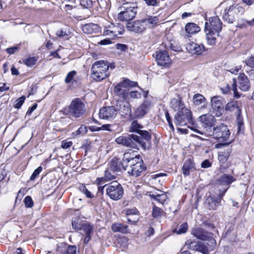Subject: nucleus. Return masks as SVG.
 Returning a JSON list of instances; mask_svg holds the SVG:
<instances>
[{
    "label": "nucleus",
    "mask_w": 254,
    "mask_h": 254,
    "mask_svg": "<svg viewBox=\"0 0 254 254\" xmlns=\"http://www.w3.org/2000/svg\"><path fill=\"white\" fill-rule=\"evenodd\" d=\"M104 189L106 190L107 195L111 199L114 200L120 199L124 193V190L122 186L116 181L112 182L103 186H98V192L103 193Z\"/></svg>",
    "instance_id": "f257e3e1"
},
{
    "label": "nucleus",
    "mask_w": 254,
    "mask_h": 254,
    "mask_svg": "<svg viewBox=\"0 0 254 254\" xmlns=\"http://www.w3.org/2000/svg\"><path fill=\"white\" fill-rule=\"evenodd\" d=\"M86 111L85 104L79 98L72 100L69 105L64 108L61 112L64 115L77 118L82 116Z\"/></svg>",
    "instance_id": "f03ea898"
},
{
    "label": "nucleus",
    "mask_w": 254,
    "mask_h": 254,
    "mask_svg": "<svg viewBox=\"0 0 254 254\" xmlns=\"http://www.w3.org/2000/svg\"><path fill=\"white\" fill-rule=\"evenodd\" d=\"M115 141L118 144L136 149L141 147L145 149L146 146L145 142L140 136L133 134H129L127 136H120L116 139Z\"/></svg>",
    "instance_id": "7ed1b4c3"
},
{
    "label": "nucleus",
    "mask_w": 254,
    "mask_h": 254,
    "mask_svg": "<svg viewBox=\"0 0 254 254\" xmlns=\"http://www.w3.org/2000/svg\"><path fill=\"white\" fill-rule=\"evenodd\" d=\"M109 64L104 61H99L95 62L91 67V77L97 81L103 80L110 74L109 71Z\"/></svg>",
    "instance_id": "20e7f679"
},
{
    "label": "nucleus",
    "mask_w": 254,
    "mask_h": 254,
    "mask_svg": "<svg viewBox=\"0 0 254 254\" xmlns=\"http://www.w3.org/2000/svg\"><path fill=\"white\" fill-rule=\"evenodd\" d=\"M206 136H212L214 138L217 139L220 142L227 141L230 135V132L227 126L221 124L212 130L207 129L205 131Z\"/></svg>",
    "instance_id": "39448f33"
},
{
    "label": "nucleus",
    "mask_w": 254,
    "mask_h": 254,
    "mask_svg": "<svg viewBox=\"0 0 254 254\" xmlns=\"http://www.w3.org/2000/svg\"><path fill=\"white\" fill-rule=\"evenodd\" d=\"M121 11L118 15V18L121 21H129L133 20L136 16L137 6L135 4H124L120 7Z\"/></svg>",
    "instance_id": "423d86ee"
},
{
    "label": "nucleus",
    "mask_w": 254,
    "mask_h": 254,
    "mask_svg": "<svg viewBox=\"0 0 254 254\" xmlns=\"http://www.w3.org/2000/svg\"><path fill=\"white\" fill-rule=\"evenodd\" d=\"M243 8L238 5H232L228 9L226 8L224 10L223 14V19L229 23H232L239 15H241L244 13Z\"/></svg>",
    "instance_id": "0eeeda50"
},
{
    "label": "nucleus",
    "mask_w": 254,
    "mask_h": 254,
    "mask_svg": "<svg viewBox=\"0 0 254 254\" xmlns=\"http://www.w3.org/2000/svg\"><path fill=\"white\" fill-rule=\"evenodd\" d=\"M174 122L176 125L184 126L192 122L191 111L188 109L178 112L174 117Z\"/></svg>",
    "instance_id": "6e6552de"
},
{
    "label": "nucleus",
    "mask_w": 254,
    "mask_h": 254,
    "mask_svg": "<svg viewBox=\"0 0 254 254\" xmlns=\"http://www.w3.org/2000/svg\"><path fill=\"white\" fill-rule=\"evenodd\" d=\"M153 98H146L143 103L135 110L134 116L136 118H142L149 112L154 106Z\"/></svg>",
    "instance_id": "1a4fd4ad"
},
{
    "label": "nucleus",
    "mask_w": 254,
    "mask_h": 254,
    "mask_svg": "<svg viewBox=\"0 0 254 254\" xmlns=\"http://www.w3.org/2000/svg\"><path fill=\"white\" fill-rule=\"evenodd\" d=\"M124 31V27L121 24H114L111 23L105 26L104 35L114 38L122 35Z\"/></svg>",
    "instance_id": "9d476101"
},
{
    "label": "nucleus",
    "mask_w": 254,
    "mask_h": 254,
    "mask_svg": "<svg viewBox=\"0 0 254 254\" xmlns=\"http://www.w3.org/2000/svg\"><path fill=\"white\" fill-rule=\"evenodd\" d=\"M129 163L131 167L127 169V173L131 176L136 177L140 176L145 169L143 162L139 160V158L135 157L134 159L131 160Z\"/></svg>",
    "instance_id": "9b49d317"
},
{
    "label": "nucleus",
    "mask_w": 254,
    "mask_h": 254,
    "mask_svg": "<svg viewBox=\"0 0 254 254\" xmlns=\"http://www.w3.org/2000/svg\"><path fill=\"white\" fill-rule=\"evenodd\" d=\"M199 120L202 124V126L204 129V134H205V131H206L207 129L212 130L211 128L215 123V119L213 116L210 114L202 115L200 116ZM191 129L194 130V131L197 133L200 134H203V132L200 131L198 129H194L192 127L191 128Z\"/></svg>",
    "instance_id": "f8f14e48"
},
{
    "label": "nucleus",
    "mask_w": 254,
    "mask_h": 254,
    "mask_svg": "<svg viewBox=\"0 0 254 254\" xmlns=\"http://www.w3.org/2000/svg\"><path fill=\"white\" fill-rule=\"evenodd\" d=\"M224 99L220 96H215L211 98V106L212 114L217 117L221 116L223 112Z\"/></svg>",
    "instance_id": "ddd939ff"
},
{
    "label": "nucleus",
    "mask_w": 254,
    "mask_h": 254,
    "mask_svg": "<svg viewBox=\"0 0 254 254\" xmlns=\"http://www.w3.org/2000/svg\"><path fill=\"white\" fill-rule=\"evenodd\" d=\"M237 81L235 78L232 79L229 83H224L220 87V90L223 94H226L230 92L231 89L234 92V96L235 98H239L241 97L242 94L238 92L237 88Z\"/></svg>",
    "instance_id": "4468645a"
},
{
    "label": "nucleus",
    "mask_w": 254,
    "mask_h": 254,
    "mask_svg": "<svg viewBox=\"0 0 254 254\" xmlns=\"http://www.w3.org/2000/svg\"><path fill=\"white\" fill-rule=\"evenodd\" d=\"M117 115V110L114 106L104 107L100 109L99 116L100 118L104 120H111Z\"/></svg>",
    "instance_id": "2eb2a0df"
},
{
    "label": "nucleus",
    "mask_w": 254,
    "mask_h": 254,
    "mask_svg": "<svg viewBox=\"0 0 254 254\" xmlns=\"http://www.w3.org/2000/svg\"><path fill=\"white\" fill-rule=\"evenodd\" d=\"M227 190V188H225L223 190L222 192L220 191L218 197L216 198L212 196L210 193L206 196L205 203L209 207V209H216L217 206L220 205L221 198L224 195Z\"/></svg>",
    "instance_id": "dca6fc26"
},
{
    "label": "nucleus",
    "mask_w": 254,
    "mask_h": 254,
    "mask_svg": "<svg viewBox=\"0 0 254 254\" xmlns=\"http://www.w3.org/2000/svg\"><path fill=\"white\" fill-rule=\"evenodd\" d=\"M117 111L124 118L131 117V109L130 104L126 101H118L117 103Z\"/></svg>",
    "instance_id": "f3484780"
},
{
    "label": "nucleus",
    "mask_w": 254,
    "mask_h": 254,
    "mask_svg": "<svg viewBox=\"0 0 254 254\" xmlns=\"http://www.w3.org/2000/svg\"><path fill=\"white\" fill-rule=\"evenodd\" d=\"M222 23L217 16L211 17L209 22H205V29H210L216 33H219L222 29Z\"/></svg>",
    "instance_id": "a211bd4d"
},
{
    "label": "nucleus",
    "mask_w": 254,
    "mask_h": 254,
    "mask_svg": "<svg viewBox=\"0 0 254 254\" xmlns=\"http://www.w3.org/2000/svg\"><path fill=\"white\" fill-rule=\"evenodd\" d=\"M156 59L158 64L161 66H167L171 64V59L166 51H159L156 52Z\"/></svg>",
    "instance_id": "6ab92c4d"
},
{
    "label": "nucleus",
    "mask_w": 254,
    "mask_h": 254,
    "mask_svg": "<svg viewBox=\"0 0 254 254\" xmlns=\"http://www.w3.org/2000/svg\"><path fill=\"white\" fill-rule=\"evenodd\" d=\"M127 28L128 31L135 33H141L146 28L143 19L136 20L133 22H127Z\"/></svg>",
    "instance_id": "aec40b11"
},
{
    "label": "nucleus",
    "mask_w": 254,
    "mask_h": 254,
    "mask_svg": "<svg viewBox=\"0 0 254 254\" xmlns=\"http://www.w3.org/2000/svg\"><path fill=\"white\" fill-rule=\"evenodd\" d=\"M76 250L75 246H68L64 243L57 245V252L63 254H76Z\"/></svg>",
    "instance_id": "412c9836"
},
{
    "label": "nucleus",
    "mask_w": 254,
    "mask_h": 254,
    "mask_svg": "<svg viewBox=\"0 0 254 254\" xmlns=\"http://www.w3.org/2000/svg\"><path fill=\"white\" fill-rule=\"evenodd\" d=\"M186 49L192 54L199 55L204 51V47L202 44H198L192 42L187 45Z\"/></svg>",
    "instance_id": "4be33fe9"
},
{
    "label": "nucleus",
    "mask_w": 254,
    "mask_h": 254,
    "mask_svg": "<svg viewBox=\"0 0 254 254\" xmlns=\"http://www.w3.org/2000/svg\"><path fill=\"white\" fill-rule=\"evenodd\" d=\"M170 107L175 111H177V112L184 110V109H186L182 98L179 96H178L177 98H174L171 100Z\"/></svg>",
    "instance_id": "5701e85b"
},
{
    "label": "nucleus",
    "mask_w": 254,
    "mask_h": 254,
    "mask_svg": "<svg viewBox=\"0 0 254 254\" xmlns=\"http://www.w3.org/2000/svg\"><path fill=\"white\" fill-rule=\"evenodd\" d=\"M239 88L243 91H247L250 88V81L244 73H242L238 76Z\"/></svg>",
    "instance_id": "b1692460"
},
{
    "label": "nucleus",
    "mask_w": 254,
    "mask_h": 254,
    "mask_svg": "<svg viewBox=\"0 0 254 254\" xmlns=\"http://www.w3.org/2000/svg\"><path fill=\"white\" fill-rule=\"evenodd\" d=\"M110 169H109L108 170H106L105 172V177L98 178L96 180V183L99 186H102L103 185L106 181H111L115 179L116 173L112 174L110 172Z\"/></svg>",
    "instance_id": "393cba45"
},
{
    "label": "nucleus",
    "mask_w": 254,
    "mask_h": 254,
    "mask_svg": "<svg viewBox=\"0 0 254 254\" xmlns=\"http://www.w3.org/2000/svg\"><path fill=\"white\" fill-rule=\"evenodd\" d=\"M114 92L116 95L124 98H126L128 96L127 89L125 88L120 82L115 86Z\"/></svg>",
    "instance_id": "a878e982"
},
{
    "label": "nucleus",
    "mask_w": 254,
    "mask_h": 254,
    "mask_svg": "<svg viewBox=\"0 0 254 254\" xmlns=\"http://www.w3.org/2000/svg\"><path fill=\"white\" fill-rule=\"evenodd\" d=\"M205 32L208 44L210 45H214L216 43V37L219 35V33L215 34V32L210 29H205Z\"/></svg>",
    "instance_id": "bb28decb"
},
{
    "label": "nucleus",
    "mask_w": 254,
    "mask_h": 254,
    "mask_svg": "<svg viewBox=\"0 0 254 254\" xmlns=\"http://www.w3.org/2000/svg\"><path fill=\"white\" fill-rule=\"evenodd\" d=\"M134 158L135 157L132 156L130 153H125L124 154L123 158L121 161L122 169L127 172V169L128 167H131L129 162H130L131 160L134 159Z\"/></svg>",
    "instance_id": "cd10ccee"
},
{
    "label": "nucleus",
    "mask_w": 254,
    "mask_h": 254,
    "mask_svg": "<svg viewBox=\"0 0 254 254\" xmlns=\"http://www.w3.org/2000/svg\"><path fill=\"white\" fill-rule=\"evenodd\" d=\"M99 27L97 24L89 23L84 25L82 29L85 34H91L98 31Z\"/></svg>",
    "instance_id": "c85d7f7f"
},
{
    "label": "nucleus",
    "mask_w": 254,
    "mask_h": 254,
    "mask_svg": "<svg viewBox=\"0 0 254 254\" xmlns=\"http://www.w3.org/2000/svg\"><path fill=\"white\" fill-rule=\"evenodd\" d=\"M109 169L113 173L120 172L122 169L121 161H119L117 158H114L110 163Z\"/></svg>",
    "instance_id": "c756f323"
},
{
    "label": "nucleus",
    "mask_w": 254,
    "mask_h": 254,
    "mask_svg": "<svg viewBox=\"0 0 254 254\" xmlns=\"http://www.w3.org/2000/svg\"><path fill=\"white\" fill-rule=\"evenodd\" d=\"M235 179L231 175L224 174L221 176L218 180L219 184L224 186H228L234 182Z\"/></svg>",
    "instance_id": "7c9ffc66"
},
{
    "label": "nucleus",
    "mask_w": 254,
    "mask_h": 254,
    "mask_svg": "<svg viewBox=\"0 0 254 254\" xmlns=\"http://www.w3.org/2000/svg\"><path fill=\"white\" fill-rule=\"evenodd\" d=\"M192 233L197 239L201 240H206L208 238L207 233L203 229L198 228L193 230Z\"/></svg>",
    "instance_id": "2f4dec72"
},
{
    "label": "nucleus",
    "mask_w": 254,
    "mask_h": 254,
    "mask_svg": "<svg viewBox=\"0 0 254 254\" xmlns=\"http://www.w3.org/2000/svg\"><path fill=\"white\" fill-rule=\"evenodd\" d=\"M194 168V165L193 162L190 159L187 160L184 164L182 168V172L183 174L185 176H189L190 174V171Z\"/></svg>",
    "instance_id": "473e14b6"
},
{
    "label": "nucleus",
    "mask_w": 254,
    "mask_h": 254,
    "mask_svg": "<svg viewBox=\"0 0 254 254\" xmlns=\"http://www.w3.org/2000/svg\"><path fill=\"white\" fill-rule=\"evenodd\" d=\"M199 27L194 23H187L185 27L186 32L189 34H194L200 31Z\"/></svg>",
    "instance_id": "72a5a7b5"
},
{
    "label": "nucleus",
    "mask_w": 254,
    "mask_h": 254,
    "mask_svg": "<svg viewBox=\"0 0 254 254\" xmlns=\"http://www.w3.org/2000/svg\"><path fill=\"white\" fill-rule=\"evenodd\" d=\"M112 230L114 232L122 233H127L128 231L127 225L120 223H114L112 226Z\"/></svg>",
    "instance_id": "f704fd0d"
},
{
    "label": "nucleus",
    "mask_w": 254,
    "mask_h": 254,
    "mask_svg": "<svg viewBox=\"0 0 254 254\" xmlns=\"http://www.w3.org/2000/svg\"><path fill=\"white\" fill-rule=\"evenodd\" d=\"M231 149L229 147L226 150L220 151L218 154V160L221 163H225L228 160Z\"/></svg>",
    "instance_id": "c9c22d12"
},
{
    "label": "nucleus",
    "mask_w": 254,
    "mask_h": 254,
    "mask_svg": "<svg viewBox=\"0 0 254 254\" xmlns=\"http://www.w3.org/2000/svg\"><path fill=\"white\" fill-rule=\"evenodd\" d=\"M126 215L127 221L129 222L135 223L138 220V217L135 209H127L126 211Z\"/></svg>",
    "instance_id": "e433bc0d"
},
{
    "label": "nucleus",
    "mask_w": 254,
    "mask_h": 254,
    "mask_svg": "<svg viewBox=\"0 0 254 254\" xmlns=\"http://www.w3.org/2000/svg\"><path fill=\"white\" fill-rule=\"evenodd\" d=\"M193 103L195 106H199L204 104L206 102L205 98L200 94H195L192 98Z\"/></svg>",
    "instance_id": "4c0bfd02"
},
{
    "label": "nucleus",
    "mask_w": 254,
    "mask_h": 254,
    "mask_svg": "<svg viewBox=\"0 0 254 254\" xmlns=\"http://www.w3.org/2000/svg\"><path fill=\"white\" fill-rule=\"evenodd\" d=\"M158 22V18L156 16L150 17L148 18L143 19V22L145 24V26L151 27L155 25Z\"/></svg>",
    "instance_id": "58836bf2"
},
{
    "label": "nucleus",
    "mask_w": 254,
    "mask_h": 254,
    "mask_svg": "<svg viewBox=\"0 0 254 254\" xmlns=\"http://www.w3.org/2000/svg\"><path fill=\"white\" fill-rule=\"evenodd\" d=\"M161 194H149V195L159 203L163 204L167 198V195L162 191H159Z\"/></svg>",
    "instance_id": "ea45409f"
},
{
    "label": "nucleus",
    "mask_w": 254,
    "mask_h": 254,
    "mask_svg": "<svg viewBox=\"0 0 254 254\" xmlns=\"http://www.w3.org/2000/svg\"><path fill=\"white\" fill-rule=\"evenodd\" d=\"M142 128L143 127L139 124L136 121H133L130 126L129 131L138 133Z\"/></svg>",
    "instance_id": "a19ab883"
},
{
    "label": "nucleus",
    "mask_w": 254,
    "mask_h": 254,
    "mask_svg": "<svg viewBox=\"0 0 254 254\" xmlns=\"http://www.w3.org/2000/svg\"><path fill=\"white\" fill-rule=\"evenodd\" d=\"M82 230L85 235L92 234L93 233V227L90 224L87 223H82L81 226Z\"/></svg>",
    "instance_id": "79ce46f5"
},
{
    "label": "nucleus",
    "mask_w": 254,
    "mask_h": 254,
    "mask_svg": "<svg viewBox=\"0 0 254 254\" xmlns=\"http://www.w3.org/2000/svg\"><path fill=\"white\" fill-rule=\"evenodd\" d=\"M226 110L234 111L236 110L237 112L240 111V109L237 105L236 101H232L227 103L225 107Z\"/></svg>",
    "instance_id": "37998d69"
},
{
    "label": "nucleus",
    "mask_w": 254,
    "mask_h": 254,
    "mask_svg": "<svg viewBox=\"0 0 254 254\" xmlns=\"http://www.w3.org/2000/svg\"><path fill=\"white\" fill-rule=\"evenodd\" d=\"M163 213V211L161 208L156 206L155 205L153 206L152 215L154 218H158L161 217Z\"/></svg>",
    "instance_id": "c03bdc74"
},
{
    "label": "nucleus",
    "mask_w": 254,
    "mask_h": 254,
    "mask_svg": "<svg viewBox=\"0 0 254 254\" xmlns=\"http://www.w3.org/2000/svg\"><path fill=\"white\" fill-rule=\"evenodd\" d=\"M79 190L87 198H92L94 197V194L86 188L85 186L82 185L79 188Z\"/></svg>",
    "instance_id": "a18cd8bd"
},
{
    "label": "nucleus",
    "mask_w": 254,
    "mask_h": 254,
    "mask_svg": "<svg viewBox=\"0 0 254 254\" xmlns=\"http://www.w3.org/2000/svg\"><path fill=\"white\" fill-rule=\"evenodd\" d=\"M122 85L125 86V88L127 89V91H128V88L130 87H134L136 85V83L131 81L128 79H125L123 81L120 82Z\"/></svg>",
    "instance_id": "49530a36"
},
{
    "label": "nucleus",
    "mask_w": 254,
    "mask_h": 254,
    "mask_svg": "<svg viewBox=\"0 0 254 254\" xmlns=\"http://www.w3.org/2000/svg\"><path fill=\"white\" fill-rule=\"evenodd\" d=\"M142 137H140L142 140L145 139L146 141H149L151 138V135L150 132L147 130H141L138 133Z\"/></svg>",
    "instance_id": "de8ad7c7"
},
{
    "label": "nucleus",
    "mask_w": 254,
    "mask_h": 254,
    "mask_svg": "<svg viewBox=\"0 0 254 254\" xmlns=\"http://www.w3.org/2000/svg\"><path fill=\"white\" fill-rule=\"evenodd\" d=\"M37 61V59L35 57H29L23 61V63L28 66H31L34 65Z\"/></svg>",
    "instance_id": "09e8293b"
},
{
    "label": "nucleus",
    "mask_w": 254,
    "mask_h": 254,
    "mask_svg": "<svg viewBox=\"0 0 254 254\" xmlns=\"http://www.w3.org/2000/svg\"><path fill=\"white\" fill-rule=\"evenodd\" d=\"M76 74V72L75 70H72L68 72L65 78V82L66 83L72 82Z\"/></svg>",
    "instance_id": "8fccbe9b"
},
{
    "label": "nucleus",
    "mask_w": 254,
    "mask_h": 254,
    "mask_svg": "<svg viewBox=\"0 0 254 254\" xmlns=\"http://www.w3.org/2000/svg\"><path fill=\"white\" fill-rule=\"evenodd\" d=\"M188 228V227L187 223L185 222L181 224L178 230L176 229V231L179 234L185 233L187 231Z\"/></svg>",
    "instance_id": "3c124183"
},
{
    "label": "nucleus",
    "mask_w": 254,
    "mask_h": 254,
    "mask_svg": "<svg viewBox=\"0 0 254 254\" xmlns=\"http://www.w3.org/2000/svg\"><path fill=\"white\" fill-rule=\"evenodd\" d=\"M82 222L80 221L79 219H76L72 221V227L76 230H81V226L82 225Z\"/></svg>",
    "instance_id": "603ef678"
},
{
    "label": "nucleus",
    "mask_w": 254,
    "mask_h": 254,
    "mask_svg": "<svg viewBox=\"0 0 254 254\" xmlns=\"http://www.w3.org/2000/svg\"><path fill=\"white\" fill-rule=\"evenodd\" d=\"M24 201L26 207L31 208L33 206V201L30 196H26L24 198Z\"/></svg>",
    "instance_id": "864d4df0"
},
{
    "label": "nucleus",
    "mask_w": 254,
    "mask_h": 254,
    "mask_svg": "<svg viewBox=\"0 0 254 254\" xmlns=\"http://www.w3.org/2000/svg\"><path fill=\"white\" fill-rule=\"evenodd\" d=\"M25 100V97L23 96L19 98L16 101V103L14 105V107L15 108L19 109L23 104L24 101Z\"/></svg>",
    "instance_id": "5fc2aeb1"
},
{
    "label": "nucleus",
    "mask_w": 254,
    "mask_h": 254,
    "mask_svg": "<svg viewBox=\"0 0 254 254\" xmlns=\"http://www.w3.org/2000/svg\"><path fill=\"white\" fill-rule=\"evenodd\" d=\"M42 170V168L41 166L38 167L33 173L31 176L30 177V180L33 181L39 175V174L41 173Z\"/></svg>",
    "instance_id": "6e6d98bb"
},
{
    "label": "nucleus",
    "mask_w": 254,
    "mask_h": 254,
    "mask_svg": "<svg viewBox=\"0 0 254 254\" xmlns=\"http://www.w3.org/2000/svg\"><path fill=\"white\" fill-rule=\"evenodd\" d=\"M69 32L67 31L65 29L63 28L60 31H57L56 35L59 37H63L65 36L68 35Z\"/></svg>",
    "instance_id": "4d7b16f0"
},
{
    "label": "nucleus",
    "mask_w": 254,
    "mask_h": 254,
    "mask_svg": "<svg viewBox=\"0 0 254 254\" xmlns=\"http://www.w3.org/2000/svg\"><path fill=\"white\" fill-rule=\"evenodd\" d=\"M72 142L71 141L64 140L62 142L61 147L63 149H67L71 146Z\"/></svg>",
    "instance_id": "13d9d810"
},
{
    "label": "nucleus",
    "mask_w": 254,
    "mask_h": 254,
    "mask_svg": "<svg viewBox=\"0 0 254 254\" xmlns=\"http://www.w3.org/2000/svg\"><path fill=\"white\" fill-rule=\"evenodd\" d=\"M165 116L166 120L168 123L169 126L172 131L174 130V127L171 121V118L169 115V112L166 111L165 112Z\"/></svg>",
    "instance_id": "bf43d9fd"
},
{
    "label": "nucleus",
    "mask_w": 254,
    "mask_h": 254,
    "mask_svg": "<svg viewBox=\"0 0 254 254\" xmlns=\"http://www.w3.org/2000/svg\"><path fill=\"white\" fill-rule=\"evenodd\" d=\"M80 3L85 7H90L92 5V1L91 0H81Z\"/></svg>",
    "instance_id": "052dcab7"
},
{
    "label": "nucleus",
    "mask_w": 254,
    "mask_h": 254,
    "mask_svg": "<svg viewBox=\"0 0 254 254\" xmlns=\"http://www.w3.org/2000/svg\"><path fill=\"white\" fill-rule=\"evenodd\" d=\"M87 131V127L86 126L82 125L77 130V134H84Z\"/></svg>",
    "instance_id": "680f3d73"
},
{
    "label": "nucleus",
    "mask_w": 254,
    "mask_h": 254,
    "mask_svg": "<svg viewBox=\"0 0 254 254\" xmlns=\"http://www.w3.org/2000/svg\"><path fill=\"white\" fill-rule=\"evenodd\" d=\"M212 163L210 161L208 160H205L203 161L201 164V167L203 168H207L210 167L211 166Z\"/></svg>",
    "instance_id": "e2e57ef3"
},
{
    "label": "nucleus",
    "mask_w": 254,
    "mask_h": 254,
    "mask_svg": "<svg viewBox=\"0 0 254 254\" xmlns=\"http://www.w3.org/2000/svg\"><path fill=\"white\" fill-rule=\"evenodd\" d=\"M130 96L132 98L138 99L141 97V94L137 91H131L129 93Z\"/></svg>",
    "instance_id": "0e129e2a"
},
{
    "label": "nucleus",
    "mask_w": 254,
    "mask_h": 254,
    "mask_svg": "<svg viewBox=\"0 0 254 254\" xmlns=\"http://www.w3.org/2000/svg\"><path fill=\"white\" fill-rule=\"evenodd\" d=\"M146 4L148 6H156L157 5V0H144Z\"/></svg>",
    "instance_id": "69168bd1"
},
{
    "label": "nucleus",
    "mask_w": 254,
    "mask_h": 254,
    "mask_svg": "<svg viewBox=\"0 0 254 254\" xmlns=\"http://www.w3.org/2000/svg\"><path fill=\"white\" fill-rule=\"evenodd\" d=\"M112 125L110 124H106L103 125L101 127H100L101 130H106L110 131H113V129L112 127H113Z\"/></svg>",
    "instance_id": "338daca9"
},
{
    "label": "nucleus",
    "mask_w": 254,
    "mask_h": 254,
    "mask_svg": "<svg viewBox=\"0 0 254 254\" xmlns=\"http://www.w3.org/2000/svg\"><path fill=\"white\" fill-rule=\"evenodd\" d=\"M246 64L250 67H254V56L251 57L249 60H248L246 62Z\"/></svg>",
    "instance_id": "774afa93"
}]
</instances>
